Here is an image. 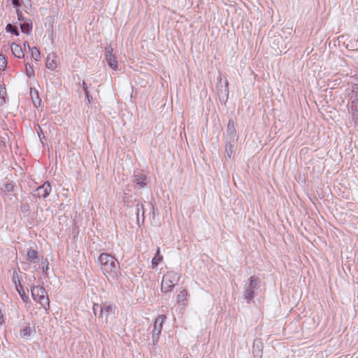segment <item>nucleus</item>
Listing matches in <instances>:
<instances>
[{"mask_svg":"<svg viewBox=\"0 0 358 358\" xmlns=\"http://www.w3.org/2000/svg\"><path fill=\"white\" fill-rule=\"evenodd\" d=\"M99 261L101 270L108 281H115L121 275L119 262L114 257L107 253H102L99 256Z\"/></svg>","mask_w":358,"mask_h":358,"instance_id":"f257e3e1","label":"nucleus"},{"mask_svg":"<svg viewBox=\"0 0 358 358\" xmlns=\"http://www.w3.org/2000/svg\"><path fill=\"white\" fill-rule=\"evenodd\" d=\"M178 280L179 275L177 273L173 271L167 272L162 278L161 290L164 293L171 292Z\"/></svg>","mask_w":358,"mask_h":358,"instance_id":"f03ea898","label":"nucleus"},{"mask_svg":"<svg viewBox=\"0 0 358 358\" xmlns=\"http://www.w3.org/2000/svg\"><path fill=\"white\" fill-rule=\"evenodd\" d=\"M31 295L34 299L47 311L49 308L50 301L45 289L40 286L34 287L31 289Z\"/></svg>","mask_w":358,"mask_h":358,"instance_id":"7ed1b4c3","label":"nucleus"},{"mask_svg":"<svg viewBox=\"0 0 358 358\" xmlns=\"http://www.w3.org/2000/svg\"><path fill=\"white\" fill-rule=\"evenodd\" d=\"M27 267L24 269L37 270L39 267V262L41 260V257L37 255V252L34 250H29L25 257Z\"/></svg>","mask_w":358,"mask_h":358,"instance_id":"20e7f679","label":"nucleus"},{"mask_svg":"<svg viewBox=\"0 0 358 358\" xmlns=\"http://www.w3.org/2000/svg\"><path fill=\"white\" fill-rule=\"evenodd\" d=\"M105 58L108 65L113 70L118 69L117 61L115 55H113V49L110 47L106 48Z\"/></svg>","mask_w":358,"mask_h":358,"instance_id":"39448f33","label":"nucleus"},{"mask_svg":"<svg viewBox=\"0 0 358 358\" xmlns=\"http://www.w3.org/2000/svg\"><path fill=\"white\" fill-rule=\"evenodd\" d=\"M166 317L164 315H159L155 322L154 329L152 331L153 337L158 336L162 331L163 322Z\"/></svg>","mask_w":358,"mask_h":358,"instance_id":"423d86ee","label":"nucleus"},{"mask_svg":"<svg viewBox=\"0 0 358 358\" xmlns=\"http://www.w3.org/2000/svg\"><path fill=\"white\" fill-rule=\"evenodd\" d=\"M115 307L108 303H104L101 306L100 310V317L101 318H104L105 320H107L108 316L113 313L114 311Z\"/></svg>","mask_w":358,"mask_h":358,"instance_id":"0eeeda50","label":"nucleus"},{"mask_svg":"<svg viewBox=\"0 0 358 358\" xmlns=\"http://www.w3.org/2000/svg\"><path fill=\"white\" fill-rule=\"evenodd\" d=\"M51 191V186L49 182L44 183L42 186L36 189V194L39 197H47Z\"/></svg>","mask_w":358,"mask_h":358,"instance_id":"6e6552de","label":"nucleus"},{"mask_svg":"<svg viewBox=\"0 0 358 358\" xmlns=\"http://www.w3.org/2000/svg\"><path fill=\"white\" fill-rule=\"evenodd\" d=\"M57 57L55 54H49L46 59V67L51 71L55 70L57 66Z\"/></svg>","mask_w":358,"mask_h":358,"instance_id":"1a4fd4ad","label":"nucleus"},{"mask_svg":"<svg viewBox=\"0 0 358 358\" xmlns=\"http://www.w3.org/2000/svg\"><path fill=\"white\" fill-rule=\"evenodd\" d=\"M10 48L12 53L15 57L20 59L24 57V51L20 45L13 43L11 44Z\"/></svg>","mask_w":358,"mask_h":358,"instance_id":"9d476101","label":"nucleus"},{"mask_svg":"<svg viewBox=\"0 0 358 358\" xmlns=\"http://www.w3.org/2000/svg\"><path fill=\"white\" fill-rule=\"evenodd\" d=\"M34 330L29 326L24 327L20 331V336L24 339H29Z\"/></svg>","mask_w":358,"mask_h":358,"instance_id":"9b49d317","label":"nucleus"},{"mask_svg":"<svg viewBox=\"0 0 358 358\" xmlns=\"http://www.w3.org/2000/svg\"><path fill=\"white\" fill-rule=\"evenodd\" d=\"M163 256L160 254V249L157 248V252L152 259V267H156L162 261Z\"/></svg>","mask_w":358,"mask_h":358,"instance_id":"f8f14e48","label":"nucleus"},{"mask_svg":"<svg viewBox=\"0 0 358 358\" xmlns=\"http://www.w3.org/2000/svg\"><path fill=\"white\" fill-rule=\"evenodd\" d=\"M29 50L31 52V56L36 61H39L41 59V53L38 49L36 47H29Z\"/></svg>","mask_w":358,"mask_h":358,"instance_id":"ddd939ff","label":"nucleus"},{"mask_svg":"<svg viewBox=\"0 0 358 358\" xmlns=\"http://www.w3.org/2000/svg\"><path fill=\"white\" fill-rule=\"evenodd\" d=\"M32 24L30 21H26L20 24L21 30L23 33L29 34L31 30Z\"/></svg>","mask_w":358,"mask_h":358,"instance_id":"4468645a","label":"nucleus"},{"mask_svg":"<svg viewBox=\"0 0 358 358\" xmlns=\"http://www.w3.org/2000/svg\"><path fill=\"white\" fill-rule=\"evenodd\" d=\"M146 178L143 175H135L134 182L138 185L141 187H144L145 185Z\"/></svg>","mask_w":358,"mask_h":358,"instance_id":"2eb2a0df","label":"nucleus"},{"mask_svg":"<svg viewBox=\"0 0 358 358\" xmlns=\"http://www.w3.org/2000/svg\"><path fill=\"white\" fill-rule=\"evenodd\" d=\"M249 280V284L245 287L252 290L255 289L259 284V280L255 277H252Z\"/></svg>","mask_w":358,"mask_h":358,"instance_id":"dca6fc26","label":"nucleus"},{"mask_svg":"<svg viewBox=\"0 0 358 358\" xmlns=\"http://www.w3.org/2000/svg\"><path fill=\"white\" fill-rule=\"evenodd\" d=\"M7 60L3 55H0V70L4 71L6 68Z\"/></svg>","mask_w":358,"mask_h":358,"instance_id":"f3484780","label":"nucleus"},{"mask_svg":"<svg viewBox=\"0 0 358 358\" xmlns=\"http://www.w3.org/2000/svg\"><path fill=\"white\" fill-rule=\"evenodd\" d=\"M6 90L5 88L0 86V105H3L6 103Z\"/></svg>","mask_w":358,"mask_h":358,"instance_id":"a211bd4d","label":"nucleus"},{"mask_svg":"<svg viewBox=\"0 0 358 358\" xmlns=\"http://www.w3.org/2000/svg\"><path fill=\"white\" fill-rule=\"evenodd\" d=\"M253 291L252 289H250L245 287L244 295L245 299L247 300H250L253 298Z\"/></svg>","mask_w":358,"mask_h":358,"instance_id":"6ab92c4d","label":"nucleus"},{"mask_svg":"<svg viewBox=\"0 0 358 358\" xmlns=\"http://www.w3.org/2000/svg\"><path fill=\"white\" fill-rule=\"evenodd\" d=\"M25 69L27 76L29 78L31 77L34 74L33 67L29 63H27L25 64Z\"/></svg>","mask_w":358,"mask_h":358,"instance_id":"aec40b11","label":"nucleus"},{"mask_svg":"<svg viewBox=\"0 0 358 358\" xmlns=\"http://www.w3.org/2000/svg\"><path fill=\"white\" fill-rule=\"evenodd\" d=\"M41 264H42L43 272V273L46 274L48 270L49 269L48 262V260L46 259H43L42 258H41Z\"/></svg>","mask_w":358,"mask_h":358,"instance_id":"412c9836","label":"nucleus"},{"mask_svg":"<svg viewBox=\"0 0 358 358\" xmlns=\"http://www.w3.org/2000/svg\"><path fill=\"white\" fill-rule=\"evenodd\" d=\"M187 293L185 290H182L177 296V299L178 302L184 301L186 300Z\"/></svg>","mask_w":358,"mask_h":358,"instance_id":"4be33fe9","label":"nucleus"},{"mask_svg":"<svg viewBox=\"0 0 358 358\" xmlns=\"http://www.w3.org/2000/svg\"><path fill=\"white\" fill-rule=\"evenodd\" d=\"M13 281L15 285V288L17 289V287H21V285H20V282L18 279V277H17V272L15 271L14 273H13Z\"/></svg>","mask_w":358,"mask_h":358,"instance_id":"5701e85b","label":"nucleus"},{"mask_svg":"<svg viewBox=\"0 0 358 358\" xmlns=\"http://www.w3.org/2000/svg\"><path fill=\"white\" fill-rule=\"evenodd\" d=\"M352 117L355 122H358V108H357V106H355V108L352 112Z\"/></svg>","mask_w":358,"mask_h":358,"instance_id":"b1692460","label":"nucleus"},{"mask_svg":"<svg viewBox=\"0 0 358 358\" xmlns=\"http://www.w3.org/2000/svg\"><path fill=\"white\" fill-rule=\"evenodd\" d=\"M228 131L233 134L234 133V126L232 120H229L228 123Z\"/></svg>","mask_w":358,"mask_h":358,"instance_id":"393cba45","label":"nucleus"},{"mask_svg":"<svg viewBox=\"0 0 358 358\" xmlns=\"http://www.w3.org/2000/svg\"><path fill=\"white\" fill-rule=\"evenodd\" d=\"M6 30L7 31L13 32L17 36L18 35V32L14 29L13 27L10 24H8L6 26Z\"/></svg>","mask_w":358,"mask_h":358,"instance_id":"a878e982","label":"nucleus"},{"mask_svg":"<svg viewBox=\"0 0 358 358\" xmlns=\"http://www.w3.org/2000/svg\"><path fill=\"white\" fill-rule=\"evenodd\" d=\"M16 290L19 293V294L21 296L22 299L25 300V298H27V296H25V293H24V290L22 289H20L18 287H17Z\"/></svg>","mask_w":358,"mask_h":358,"instance_id":"bb28decb","label":"nucleus"},{"mask_svg":"<svg viewBox=\"0 0 358 358\" xmlns=\"http://www.w3.org/2000/svg\"><path fill=\"white\" fill-rule=\"evenodd\" d=\"M4 323L3 315L0 310V324H3Z\"/></svg>","mask_w":358,"mask_h":358,"instance_id":"cd10ccee","label":"nucleus"},{"mask_svg":"<svg viewBox=\"0 0 358 358\" xmlns=\"http://www.w3.org/2000/svg\"><path fill=\"white\" fill-rule=\"evenodd\" d=\"M85 95H86V96L87 98V100H88L89 103H90L92 99V97L90 95L88 91H86Z\"/></svg>","mask_w":358,"mask_h":358,"instance_id":"c85d7f7f","label":"nucleus"},{"mask_svg":"<svg viewBox=\"0 0 358 358\" xmlns=\"http://www.w3.org/2000/svg\"><path fill=\"white\" fill-rule=\"evenodd\" d=\"M16 13H17V15L18 16V19L20 20H21V17H22V13H21V11L19 9H17L16 10Z\"/></svg>","mask_w":358,"mask_h":358,"instance_id":"c756f323","label":"nucleus"},{"mask_svg":"<svg viewBox=\"0 0 358 358\" xmlns=\"http://www.w3.org/2000/svg\"><path fill=\"white\" fill-rule=\"evenodd\" d=\"M12 3L15 7H17L19 6V0H13Z\"/></svg>","mask_w":358,"mask_h":358,"instance_id":"7c9ffc66","label":"nucleus"},{"mask_svg":"<svg viewBox=\"0 0 358 358\" xmlns=\"http://www.w3.org/2000/svg\"><path fill=\"white\" fill-rule=\"evenodd\" d=\"M283 48H278L277 50H275V54H280L283 51Z\"/></svg>","mask_w":358,"mask_h":358,"instance_id":"2f4dec72","label":"nucleus"},{"mask_svg":"<svg viewBox=\"0 0 358 358\" xmlns=\"http://www.w3.org/2000/svg\"><path fill=\"white\" fill-rule=\"evenodd\" d=\"M83 90L86 92V91H87V86L85 81L83 82Z\"/></svg>","mask_w":358,"mask_h":358,"instance_id":"473e14b6","label":"nucleus"},{"mask_svg":"<svg viewBox=\"0 0 358 358\" xmlns=\"http://www.w3.org/2000/svg\"><path fill=\"white\" fill-rule=\"evenodd\" d=\"M38 129L37 130V133L38 134V136L41 138V133H42V130L39 126H38Z\"/></svg>","mask_w":358,"mask_h":358,"instance_id":"72a5a7b5","label":"nucleus"},{"mask_svg":"<svg viewBox=\"0 0 358 358\" xmlns=\"http://www.w3.org/2000/svg\"><path fill=\"white\" fill-rule=\"evenodd\" d=\"M29 47H30L29 43L27 42H24V50H26L27 48L29 49Z\"/></svg>","mask_w":358,"mask_h":358,"instance_id":"f704fd0d","label":"nucleus"},{"mask_svg":"<svg viewBox=\"0 0 358 358\" xmlns=\"http://www.w3.org/2000/svg\"><path fill=\"white\" fill-rule=\"evenodd\" d=\"M99 308V306L97 304H94L93 306V310L96 313V310Z\"/></svg>","mask_w":358,"mask_h":358,"instance_id":"c9c22d12","label":"nucleus"},{"mask_svg":"<svg viewBox=\"0 0 358 358\" xmlns=\"http://www.w3.org/2000/svg\"><path fill=\"white\" fill-rule=\"evenodd\" d=\"M231 152L232 151L231 150L229 151H227V155L229 157H231Z\"/></svg>","mask_w":358,"mask_h":358,"instance_id":"e433bc0d","label":"nucleus"},{"mask_svg":"<svg viewBox=\"0 0 358 358\" xmlns=\"http://www.w3.org/2000/svg\"><path fill=\"white\" fill-rule=\"evenodd\" d=\"M186 358H187V357H186Z\"/></svg>","mask_w":358,"mask_h":358,"instance_id":"4c0bfd02","label":"nucleus"}]
</instances>
